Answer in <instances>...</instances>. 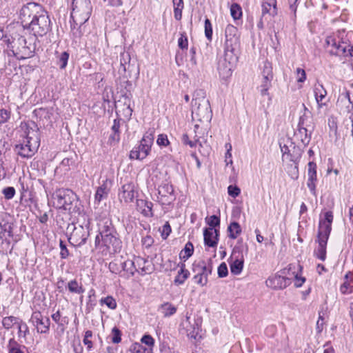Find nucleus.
I'll return each instance as SVG.
<instances>
[{
	"mask_svg": "<svg viewBox=\"0 0 353 353\" xmlns=\"http://www.w3.org/2000/svg\"><path fill=\"white\" fill-rule=\"evenodd\" d=\"M21 30H26L36 37H43L50 30V20L47 12L36 3H29L19 12Z\"/></svg>",
	"mask_w": 353,
	"mask_h": 353,
	"instance_id": "obj_1",
	"label": "nucleus"
},
{
	"mask_svg": "<svg viewBox=\"0 0 353 353\" xmlns=\"http://www.w3.org/2000/svg\"><path fill=\"white\" fill-rule=\"evenodd\" d=\"M21 128L23 130V140L16 145L14 150L23 158H31L39 147L38 128L33 122L21 123Z\"/></svg>",
	"mask_w": 353,
	"mask_h": 353,
	"instance_id": "obj_2",
	"label": "nucleus"
},
{
	"mask_svg": "<svg viewBox=\"0 0 353 353\" xmlns=\"http://www.w3.org/2000/svg\"><path fill=\"white\" fill-rule=\"evenodd\" d=\"M12 41L8 39L10 44L11 50L18 59H25L32 57L36 49L34 43L30 40L28 41L19 34L21 32V27L19 25L14 26L10 29Z\"/></svg>",
	"mask_w": 353,
	"mask_h": 353,
	"instance_id": "obj_3",
	"label": "nucleus"
},
{
	"mask_svg": "<svg viewBox=\"0 0 353 353\" xmlns=\"http://www.w3.org/2000/svg\"><path fill=\"white\" fill-rule=\"evenodd\" d=\"M94 245L95 248L102 253H114L120 250L121 241L116 236L114 230L107 227L96 236Z\"/></svg>",
	"mask_w": 353,
	"mask_h": 353,
	"instance_id": "obj_4",
	"label": "nucleus"
},
{
	"mask_svg": "<svg viewBox=\"0 0 353 353\" xmlns=\"http://www.w3.org/2000/svg\"><path fill=\"white\" fill-rule=\"evenodd\" d=\"M333 214L330 211L324 214L323 219H320L318 231V248L314 251L315 256L325 261L326 258V245L332 230Z\"/></svg>",
	"mask_w": 353,
	"mask_h": 353,
	"instance_id": "obj_5",
	"label": "nucleus"
},
{
	"mask_svg": "<svg viewBox=\"0 0 353 353\" xmlns=\"http://www.w3.org/2000/svg\"><path fill=\"white\" fill-rule=\"evenodd\" d=\"M13 230L11 216L6 213H0V251H6L11 243L16 241Z\"/></svg>",
	"mask_w": 353,
	"mask_h": 353,
	"instance_id": "obj_6",
	"label": "nucleus"
},
{
	"mask_svg": "<svg viewBox=\"0 0 353 353\" xmlns=\"http://www.w3.org/2000/svg\"><path fill=\"white\" fill-rule=\"evenodd\" d=\"M92 7L89 0H73L71 18L74 24L81 26L90 18Z\"/></svg>",
	"mask_w": 353,
	"mask_h": 353,
	"instance_id": "obj_7",
	"label": "nucleus"
},
{
	"mask_svg": "<svg viewBox=\"0 0 353 353\" xmlns=\"http://www.w3.org/2000/svg\"><path fill=\"white\" fill-rule=\"evenodd\" d=\"M325 48L330 54L353 57V46L341 41L338 35H329L325 39Z\"/></svg>",
	"mask_w": 353,
	"mask_h": 353,
	"instance_id": "obj_8",
	"label": "nucleus"
},
{
	"mask_svg": "<svg viewBox=\"0 0 353 353\" xmlns=\"http://www.w3.org/2000/svg\"><path fill=\"white\" fill-rule=\"evenodd\" d=\"M154 129H150L144 134L140 145L130 151V158L131 159L143 160L149 154L154 142Z\"/></svg>",
	"mask_w": 353,
	"mask_h": 353,
	"instance_id": "obj_9",
	"label": "nucleus"
},
{
	"mask_svg": "<svg viewBox=\"0 0 353 353\" xmlns=\"http://www.w3.org/2000/svg\"><path fill=\"white\" fill-rule=\"evenodd\" d=\"M212 117V110L208 101L205 99L192 101V117L194 120L210 121Z\"/></svg>",
	"mask_w": 353,
	"mask_h": 353,
	"instance_id": "obj_10",
	"label": "nucleus"
},
{
	"mask_svg": "<svg viewBox=\"0 0 353 353\" xmlns=\"http://www.w3.org/2000/svg\"><path fill=\"white\" fill-rule=\"evenodd\" d=\"M237 57L234 52H224V56L220 60L218 66L219 76L224 80L228 79L232 74L233 68Z\"/></svg>",
	"mask_w": 353,
	"mask_h": 353,
	"instance_id": "obj_11",
	"label": "nucleus"
},
{
	"mask_svg": "<svg viewBox=\"0 0 353 353\" xmlns=\"http://www.w3.org/2000/svg\"><path fill=\"white\" fill-rule=\"evenodd\" d=\"M74 193L68 189H59L52 196V203L57 208L68 210L71 205Z\"/></svg>",
	"mask_w": 353,
	"mask_h": 353,
	"instance_id": "obj_12",
	"label": "nucleus"
},
{
	"mask_svg": "<svg viewBox=\"0 0 353 353\" xmlns=\"http://www.w3.org/2000/svg\"><path fill=\"white\" fill-rule=\"evenodd\" d=\"M273 76L272 63L268 61H265L262 68L259 85V90L262 96L269 95L268 90L272 86Z\"/></svg>",
	"mask_w": 353,
	"mask_h": 353,
	"instance_id": "obj_13",
	"label": "nucleus"
},
{
	"mask_svg": "<svg viewBox=\"0 0 353 353\" xmlns=\"http://www.w3.org/2000/svg\"><path fill=\"white\" fill-rule=\"evenodd\" d=\"M194 128L195 135L193 137L194 140L190 139L186 145H189L190 148H195L199 145L201 148H199L200 152L204 156L209 155L211 150L210 146L207 143L204 136H200L201 134L204 135L205 132H203L201 129H199V126L197 124L194 125Z\"/></svg>",
	"mask_w": 353,
	"mask_h": 353,
	"instance_id": "obj_14",
	"label": "nucleus"
},
{
	"mask_svg": "<svg viewBox=\"0 0 353 353\" xmlns=\"http://www.w3.org/2000/svg\"><path fill=\"white\" fill-rule=\"evenodd\" d=\"M225 52H233L239 43L238 30L233 25H228L225 30Z\"/></svg>",
	"mask_w": 353,
	"mask_h": 353,
	"instance_id": "obj_15",
	"label": "nucleus"
},
{
	"mask_svg": "<svg viewBox=\"0 0 353 353\" xmlns=\"http://www.w3.org/2000/svg\"><path fill=\"white\" fill-rule=\"evenodd\" d=\"M89 236V231L87 228L78 225L74 228L68 240L74 246L83 245Z\"/></svg>",
	"mask_w": 353,
	"mask_h": 353,
	"instance_id": "obj_16",
	"label": "nucleus"
},
{
	"mask_svg": "<svg viewBox=\"0 0 353 353\" xmlns=\"http://www.w3.org/2000/svg\"><path fill=\"white\" fill-rule=\"evenodd\" d=\"M31 321L36 327L39 333L46 334L49 332L50 321V319L43 316L39 311H35L31 316Z\"/></svg>",
	"mask_w": 353,
	"mask_h": 353,
	"instance_id": "obj_17",
	"label": "nucleus"
},
{
	"mask_svg": "<svg viewBox=\"0 0 353 353\" xmlns=\"http://www.w3.org/2000/svg\"><path fill=\"white\" fill-rule=\"evenodd\" d=\"M135 186L132 182L123 184L119 190L118 199L121 203H129L135 198Z\"/></svg>",
	"mask_w": 353,
	"mask_h": 353,
	"instance_id": "obj_18",
	"label": "nucleus"
},
{
	"mask_svg": "<svg viewBox=\"0 0 353 353\" xmlns=\"http://www.w3.org/2000/svg\"><path fill=\"white\" fill-rule=\"evenodd\" d=\"M134 263L130 260L123 261L121 259H115L109 263L110 270L114 274H119L122 271L127 272L130 276L134 275V270L130 268L129 266L132 267Z\"/></svg>",
	"mask_w": 353,
	"mask_h": 353,
	"instance_id": "obj_19",
	"label": "nucleus"
},
{
	"mask_svg": "<svg viewBox=\"0 0 353 353\" xmlns=\"http://www.w3.org/2000/svg\"><path fill=\"white\" fill-rule=\"evenodd\" d=\"M316 164L313 161H310L307 164V186L314 196H316Z\"/></svg>",
	"mask_w": 353,
	"mask_h": 353,
	"instance_id": "obj_20",
	"label": "nucleus"
},
{
	"mask_svg": "<svg viewBox=\"0 0 353 353\" xmlns=\"http://www.w3.org/2000/svg\"><path fill=\"white\" fill-rule=\"evenodd\" d=\"M266 285L274 290H281L290 285V279L280 275L270 276L265 281Z\"/></svg>",
	"mask_w": 353,
	"mask_h": 353,
	"instance_id": "obj_21",
	"label": "nucleus"
},
{
	"mask_svg": "<svg viewBox=\"0 0 353 353\" xmlns=\"http://www.w3.org/2000/svg\"><path fill=\"white\" fill-rule=\"evenodd\" d=\"M113 181L110 179H106L102 181V183L97 189L94 199L97 203H100L103 199H106L112 186Z\"/></svg>",
	"mask_w": 353,
	"mask_h": 353,
	"instance_id": "obj_22",
	"label": "nucleus"
},
{
	"mask_svg": "<svg viewBox=\"0 0 353 353\" xmlns=\"http://www.w3.org/2000/svg\"><path fill=\"white\" fill-rule=\"evenodd\" d=\"M313 92L318 108L320 109L325 106L327 103V100L326 99L327 91L323 85L319 83L314 84Z\"/></svg>",
	"mask_w": 353,
	"mask_h": 353,
	"instance_id": "obj_23",
	"label": "nucleus"
},
{
	"mask_svg": "<svg viewBox=\"0 0 353 353\" xmlns=\"http://www.w3.org/2000/svg\"><path fill=\"white\" fill-rule=\"evenodd\" d=\"M158 192L163 203H170L174 199V189L172 185L168 183L161 185Z\"/></svg>",
	"mask_w": 353,
	"mask_h": 353,
	"instance_id": "obj_24",
	"label": "nucleus"
},
{
	"mask_svg": "<svg viewBox=\"0 0 353 353\" xmlns=\"http://www.w3.org/2000/svg\"><path fill=\"white\" fill-rule=\"evenodd\" d=\"M204 236V243L205 245L208 247H216L218 243V236H219V230L212 228H205L203 232Z\"/></svg>",
	"mask_w": 353,
	"mask_h": 353,
	"instance_id": "obj_25",
	"label": "nucleus"
},
{
	"mask_svg": "<svg viewBox=\"0 0 353 353\" xmlns=\"http://www.w3.org/2000/svg\"><path fill=\"white\" fill-rule=\"evenodd\" d=\"M235 254L236 250L234 249L230 257L231 261L229 262V263L231 273L234 275H239L243 270L244 260L243 256L239 258L238 256H235Z\"/></svg>",
	"mask_w": 353,
	"mask_h": 353,
	"instance_id": "obj_26",
	"label": "nucleus"
},
{
	"mask_svg": "<svg viewBox=\"0 0 353 353\" xmlns=\"http://www.w3.org/2000/svg\"><path fill=\"white\" fill-rule=\"evenodd\" d=\"M212 265L207 264L204 261H195L192 265V271L194 274L203 276L206 274V276L211 274Z\"/></svg>",
	"mask_w": 353,
	"mask_h": 353,
	"instance_id": "obj_27",
	"label": "nucleus"
},
{
	"mask_svg": "<svg viewBox=\"0 0 353 353\" xmlns=\"http://www.w3.org/2000/svg\"><path fill=\"white\" fill-rule=\"evenodd\" d=\"M137 210L140 212L143 216L147 217H152L153 216L152 202L143 200H137Z\"/></svg>",
	"mask_w": 353,
	"mask_h": 353,
	"instance_id": "obj_28",
	"label": "nucleus"
},
{
	"mask_svg": "<svg viewBox=\"0 0 353 353\" xmlns=\"http://www.w3.org/2000/svg\"><path fill=\"white\" fill-rule=\"evenodd\" d=\"M263 14H269L272 16L276 14V0H263L262 4Z\"/></svg>",
	"mask_w": 353,
	"mask_h": 353,
	"instance_id": "obj_29",
	"label": "nucleus"
},
{
	"mask_svg": "<svg viewBox=\"0 0 353 353\" xmlns=\"http://www.w3.org/2000/svg\"><path fill=\"white\" fill-rule=\"evenodd\" d=\"M67 288L72 294H82L85 292L82 284L79 283L76 279L70 281L67 284Z\"/></svg>",
	"mask_w": 353,
	"mask_h": 353,
	"instance_id": "obj_30",
	"label": "nucleus"
},
{
	"mask_svg": "<svg viewBox=\"0 0 353 353\" xmlns=\"http://www.w3.org/2000/svg\"><path fill=\"white\" fill-rule=\"evenodd\" d=\"M159 310L165 317L170 316L176 312V307L170 302H165L161 304Z\"/></svg>",
	"mask_w": 353,
	"mask_h": 353,
	"instance_id": "obj_31",
	"label": "nucleus"
},
{
	"mask_svg": "<svg viewBox=\"0 0 353 353\" xmlns=\"http://www.w3.org/2000/svg\"><path fill=\"white\" fill-rule=\"evenodd\" d=\"M189 274L190 273L188 270L185 268V265L181 264L180 270L178 272V274L174 279V283L177 285L183 284L185 280L188 278Z\"/></svg>",
	"mask_w": 353,
	"mask_h": 353,
	"instance_id": "obj_32",
	"label": "nucleus"
},
{
	"mask_svg": "<svg viewBox=\"0 0 353 353\" xmlns=\"http://www.w3.org/2000/svg\"><path fill=\"white\" fill-rule=\"evenodd\" d=\"M193 252V244L191 242H188L185 245L184 248L181 251L179 254V257L181 260L186 261L192 255Z\"/></svg>",
	"mask_w": 353,
	"mask_h": 353,
	"instance_id": "obj_33",
	"label": "nucleus"
},
{
	"mask_svg": "<svg viewBox=\"0 0 353 353\" xmlns=\"http://www.w3.org/2000/svg\"><path fill=\"white\" fill-rule=\"evenodd\" d=\"M229 237L235 239L241 233V228L237 222H232L228 228Z\"/></svg>",
	"mask_w": 353,
	"mask_h": 353,
	"instance_id": "obj_34",
	"label": "nucleus"
},
{
	"mask_svg": "<svg viewBox=\"0 0 353 353\" xmlns=\"http://www.w3.org/2000/svg\"><path fill=\"white\" fill-rule=\"evenodd\" d=\"M131 353H152V349L150 347H145L142 343H134L130 347Z\"/></svg>",
	"mask_w": 353,
	"mask_h": 353,
	"instance_id": "obj_35",
	"label": "nucleus"
},
{
	"mask_svg": "<svg viewBox=\"0 0 353 353\" xmlns=\"http://www.w3.org/2000/svg\"><path fill=\"white\" fill-rule=\"evenodd\" d=\"M131 262L134 263V265L132 267L129 266V268L133 269L134 272L141 270L142 272H146L147 269L144 265H143L147 263V261L145 259L137 257L134 261H131Z\"/></svg>",
	"mask_w": 353,
	"mask_h": 353,
	"instance_id": "obj_36",
	"label": "nucleus"
},
{
	"mask_svg": "<svg viewBox=\"0 0 353 353\" xmlns=\"http://www.w3.org/2000/svg\"><path fill=\"white\" fill-rule=\"evenodd\" d=\"M296 137L300 139L303 145H307L310 141V135L305 128L300 127L296 133Z\"/></svg>",
	"mask_w": 353,
	"mask_h": 353,
	"instance_id": "obj_37",
	"label": "nucleus"
},
{
	"mask_svg": "<svg viewBox=\"0 0 353 353\" xmlns=\"http://www.w3.org/2000/svg\"><path fill=\"white\" fill-rule=\"evenodd\" d=\"M174 18L177 21H180L182 18V10L183 8V0L174 1Z\"/></svg>",
	"mask_w": 353,
	"mask_h": 353,
	"instance_id": "obj_38",
	"label": "nucleus"
},
{
	"mask_svg": "<svg viewBox=\"0 0 353 353\" xmlns=\"http://www.w3.org/2000/svg\"><path fill=\"white\" fill-rule=\"evenodd\" d=\"M8 353H24L20 345L14 339H10L8 345Z\"/></svg>",
	"mask_w": 353,
	"mask_h": 353,
	"instance_id": "obj_39",
	"label": "nucleus"
},
{
	"mask_svg": "<svg viewBox=\"0 0 353 353\" xmlns=\"http://www.w3.org/2000/svg\"><path fill=\"white\" fill-rule=\"evenodd\" d=\"M230 14L234 20L239 19L242 16L241 6L237 3H233L230 6Z\"/></svg>",
	"mask_w": 353,
	"mask_h": 353,
	"instance_id": "obj_40",
	"label": "nucleus"
},
{
	"mask_svg": "<svg viewBox=\"0 0 353 353\" xmlns=\"http://www.w3.org/2000/svg\"><path fill=\"white\" fill-rule=\"evenodd\" d=\"M100 303L101 304L106 305L111 310H114L117 307V302L115 299L111 296L101 299L100 300Z\"/></svg>",
	"mask_w": 353,
	"mask_h": 353,
	"instance_id": "obj_41",
	"label": "nucleus"
},
{
	"mask_svg": "<svg viewBox=\"0 0 353 353\" xmlns=\"http://www.w3.org/2000/svg\"><path fill=\"white\" fill-rule=\"evenodd\" d=\"M68 59L69 54L67 52H63L60 54L58 57L57 64L61 69H64L66 67Z\"/></svg>",
	"mask_w": 353,
	"mask_h": 353,
	"instance_id": "obj_42",
	"label": "nucleus"
},
{
	"mask_svg": "<svg viewBox=\"0 0 353 353\" xmlns=\"http://www.w3.org/2000/svg\"><path fill=\"white\" fill-rule=\"evenodd\" d=\"M17 318L14 316H6L3 319L2 325L6 329L8 330L17 323Z\"/></svg>",
	"mask_w": 353,
	"mask_h": 353,
	"instance_id": "obj_43",
	"label": "nucleus"
},
{
	"mask_svg": "<svg viewBox=\"0 0 353 353\" xmlns=\"http://www.w3.org/2000/svg\"><path fill=\"white\" fill-rule=\"evenodd\" d=\"M11 117V112L6 109H0V125L7 123Z\"/></svg>",
	"mask_w": 353,
	"mask_h": 353,
	"instance_id": "obj_44",
	"label": "nucleus"
},
{
	"mask_svg": "<svg viewBox=\"0 0 353 353\" xmlns=\"http://www.w3.org/2000/svg\"><path fill=\"white\" fill-rule=\"evenodd\" d=\"M205 35L208 40L211 41L212 37V26L208 19L205 20Z\"/></svg>",
	"mask_w": 353,
	"mask_h": 353,
	"instance_id": "obj_45",
	"label": "nucleus"
},
{
	"mask_svg": "<svg viewBox=\"0 0 353 353\" xmlns=\"http://www.w3.org/2000/svg\"><path fill=\"white\" fill-rule=\"evenodd\" d=\"M121 341V332L117 327H114L112 330V342L113 343H119Z\"/></svg>",
	"mask_w": 353,
	"mask_h": 353,
	"instance_id": "obj_46",
	"label": "nucleus"
},
{
	"mask_svg": "<svg viewBox=\"0 0 353 353\" xmlns=\"http://www.w3.org/2000/svg\"><path fill=\"white\" fill-rule=\"evenodd\" d=\"M208 278V276H206V274H204L203 276L195 274L193 279L196 283L203 287L207 285Z\"/></svg>",
	"mask_w": 353,
	"mask_h": 353,
	"instance_id": "obj_47",
	"label": "nucleus"
},
{
	"mask_svg": "<svg viewBox=\"0 0 353 353\" xmlns=\"http://www.w3.org/2000/svg\"><path fill=\"white\" fill-rule=\"evenodd\" d=\"M92 336V332L91 330H87L85 332L83 342L84 345L87 346V349L88 350H90L92 347V343L90 340V338H91Z\"/></svg>",
	"mask_w": 353,
	"mask_h": 353,
	"instance_id": "obj_48",
	"label": "nucleus"
},
{
	"mask_svg": "<svg viewBox=\"0 0 353 353\" xmlns=\"http://www.w3.org/2000/svg\"><path fill=\"white\" fill-rule=\"evenodd\" d=\"M141 343L146 345L145 347H150L152 350L154 345V339L150 335H144L141 339Z\"/></svg>",
	"mask_w": 353,
	"mask_h": 353,
	"instance_id": "obj_49",
	"label": "nucleus"
},
{
	"mask_svg": "<svg viewBox=\"0 0 353 353\" xmlns=\"http://www.w3.org/2000/svg\"><path fill=\"white\" fill-rule=\"evenodd\" d=\"M157 143L159 146H168L170 144L168 136L165 134H159L157 140Z\"/></svg>",
	"mask_w": 353,
	"mask_h": 353,
	"instance_id": "obj_50",
	"label": "nucleus"
},
{
	"mask_svg": "<svg viewBox=\"0 0 353 353\" xmlns=\"http://www.w3.org/2000/svg\"><path fill=\"white\" fill-rule=\"evenodd\" d=\"M228 192L230 196L233 198H236L241 193V190L239 187L236 185H229L228 188Z\"/></svg>",
	"mask_w": 353,
	"mask_h": 353,
	"instance_id": "obj_51",
	"label": "nucleus"
},
{
	"mask_svg": "<svg viewBox=\"0 0 353 353\" xmlns=\"http://www.w3.org/2000/svg\"><path fill=\"white\" fill-rule=\"evenodd\" d=\"M3 194L6 199H11L15 194V190L13 187H7L3 190Z\"/></svg>",
	"mask_w": 353,
	"mask_h": 353,
	"instance_id": "obj_52",
	"label": "nucleus"
},
{
	"mask_svg": "<svg viewBox=\"0 0 353 353\" xmlns=\"http://www.w3.org/2000/svg\"><path fill=\"white\" fill-rule=\"evenodd\" d=\"M171 227L170 224L166 222L161 230V236L163 239H166L171 232Z\"/></svg>",
	"mask_w": 353,
	"mask_h": 353,
	"instance_id": "obj_53",
	"label": "nucleus"
},
{
	"mask_svg": "<svg viewBox=\"0 0 353 353\" xmlns=\"http://www.w3.org/2000/svg\"><path fill=\"white\" fill-rule=\"evenodd\" d=\"M218 275L221 278L225 277L228 274V267L225 263H222L218 267Z\"/></svg>",
	"mask_w": 353,
	"mask_h": 353,
	"instance_id": "obj_54",
	"label": "nucleus"
},
{
	"mask_svg": "<svg viewBox=\"0 0 353 353\" xmlns=\"http://www.w3.org/2000/svg\"><path fill=\"white\" fill-rule=\"evenodd\" d=\"M296 74L297 77V82L298 83H303L306 79V73L305 71L300 68H296Z\"/></svg>",
	"mask_w": 353,
	"mask_h": 353,
	"instance_id": "obj_55",
	"label": "nucleus"
},
{
	"mask_svg": "<svg viewBox=\"0 0 353 353\" xmlns=\"http://www.w3.org/2000/svg\"><path fill=\"white\" fill-rule=\"evenodd\" d=\"M178 45L181 49H187L188 46V38L185 34H181L178 40Z\"/></svg>",
	"mask_w": 353,
	"mask_h": 353,
	"instance_id": "obj_56",
	"label": "nucleus"
},
{
	"mask_svg": "<svg viewBox=\"0 0 353 353\" xmlns=\"http://www.w3.org/2000/svg\"><path fill=\"white\" fill-rule=\"evenodd\" d=\"M59 247L61 249L60 256L61 259H66L69 256V252L62 240L59 241Z\"/></svg>",
	"mask_w": 353,
	"mask_h": 353,
	"instance_id": "obj_57",
	"label": "nucleus"
},
{
	"mask_svg": "<svg viewBox=\"0 0 353 353\" xmlns=\"http://www.w3.org/2000/svg\"><path fill=\"white\" fill-rule=\"evenodd\" d=\"M210 228H214L216 226H219L220 224V219L216 215H212L210 217L208 222Z\"/></svg>",
	"mask_w": 353,
	"mask_h": 353,
	"instance_id": "obj_58",
	"label": "nucleus"
},
{
	"mask_svg": "<svg viewBox=\"0 0 353 353\" xmlns=\"http://www.w3.org/2000/svg\"><path fill=\"white\" fill-rule=\"evenodd\" d=\"M19 336L26 337L28 333V328L26 324H19L18 325Z\"/></svg>",
	"mask_w": 353,
	"mask_h": 353,
	"instance_id": "obj_59",
	"label": "nucleus"
},
{
	"mask_svg": "<svg viewBox=\"0 0 353 353\" xmlns=\"http://www.w3.org/2000/svg\"><path fill=\"white\" fill-rule=\"evenodd\" d=\"M153 243L154 240L150 236H146L142 239V243L145 248H150Z\"/></svg>",
	"mask_w": 353,
	"mask_h": 353,
	"instance_id": "obj_60",
	"label": "nucleus"
},
{
	"mask_svg": "<svg viewBox=\"0 0 353 353\" xmlns=\"http://www.w3.org/2000/svg\"><path fill=\"white\" fill-rule=\"evenodd\" d=\"M120 123L121 119H114L113 121V125L112 126V130L115 133H119V129H120Z\"/></svg>",
	"mask_w": 353,
	"mask_h": 353,
	"instance_id": "obj_61",
	"label": "nucleus"
},
{
	"mask_svg": "<svg viewBox=\"0 0 353 353\" xmlns=\"http://www.w3.org/2000/svg\"><path fill=\"white\" fill-rule=\"evenodd\" d=\"M94 38V45L90 44L88 42L86 43L85 47L88 50L90 49L92 51L95 52L97 50V46L96 43L98 41V39L96 36H93Z\"/></svg>",
	"mask_w": 353,
	"mask_h": 353,
	"instance_id": "obj_62",
	"label": "nucleus"
},
{
	"mask_svg": "<svg viewBox=\"0 0 353 353\" xmlns=\"http://www.w3.org/2000/svg\"><path fill=\"white\" fill-rule=\"evenodd\" d=\"M305 282V278L302 276H299L297 274L295 276V286L296 287H301L303 283Z\"/></svg>",
	"mask_w": 353,
	"mask_h": 353,
	"instance_id": "obj_63",
	"label": "nucleus"
},
{
	"mask_svg": "<svg viewBox=\"0 0 353 353\" xmlns=\"http://www.w3.org/2000/svg\"><path fill=\"white\" fill-rule=\"evenodd\" d=\"M120 139V135L119 133H115L114 132L109 138V141L110 143L115 142L117 143L119 141Z\"/></svg>",
	"mask_w": 353,
	"mask_h": 353,
	"instance_id": "obj_64",
	"label": "nucleus"
}]
</instances>
